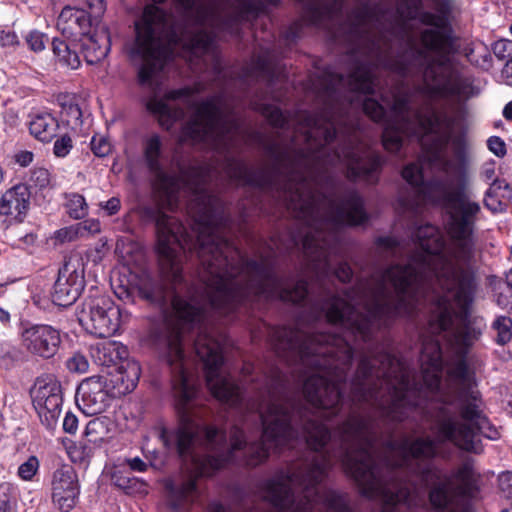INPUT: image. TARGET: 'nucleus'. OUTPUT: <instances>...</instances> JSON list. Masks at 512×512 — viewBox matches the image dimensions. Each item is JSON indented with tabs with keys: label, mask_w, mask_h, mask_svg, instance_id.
Returning a JSON list of instances; mask_svg holds the SVG:
<instances>
[{
	"label": "nucleus",
	"mask_w": 512,
	"mask_h": 512,
	"mask_svg": "<svg viewBox=\"0 0 512 512\" xmlns=\"http://www.w3.org/2000/svg\"><path fill=\"white\" fill-rule=\"evenodd\" d=\"M82 55L89 65L100 63L110 51V36L106 26L79 38Z\"/></svg>",
	"instance_id": "12"
},
{
	"label": "nucleus",
	"mask_w": 512,
	"mask_h": 512,
	"mask_svg": "<svg viewBox=\"0 0 512 512\" xmlns=\"http://www.w3.org/2000/svg\"><path fill=\"white\" fill-rule=\"evenodd\" d=\"M83 228L91 234H96L101 231V225L98 220H88L83 223Z\"/></svg>",
	"instance_id": "40"
},
{
	"label": "nucleus",
	"mask_w": 512,
	"mask_h": 512,
	"mask_svg": "<svg viewBox=\"0 0 512 512\" xmlns=\"http://www.w3.org/2000/svg\"><path fill=\"white\" fill-rule=\"evenodd\" d=\"M70 110L75 115L76 118L80 117L81 111L77 106H71Z\"/></svg>",
	"instance_id": "48"
},
{
	"label": "nucleus",
	"mask_w": 512,
	"mask_h": 512,
	"mask_svg": "<svg viewBox=\"0 0 512 512\" xmlns=\"http://www.w3.org/2000/svg\"><path fill=\"white\" fill-rule=\"evenodd\" d=\"M90 354L96 364L106 367L114 365L116 367L126 360L128 351L122 343L107 340L92 345Z\"/></svg>",
	"instance_id": "15"
},
{
	"label": "nucleus",
	"mask_w": 512,
	"mask_h": 512,
	"mask_svg": "<svg viewBox=\"0 0 512 512\" xmlns=\"http://www.w3.org/2000/svg\"><path fill=\"white\" fill-rule=\"evenodd\" d=\"M421 0H398L395 10L377 15L367 6L357 8L340 23V5L336 0H307L302 20L309 25L326 29L336 41L351 45L349 74L325 71L323 97L328 102L321 114L301 112L289 120L275 105L254 102V109L277 128L293 127L292 144L281 149L270 148L277 155L282 184L279 198L295 218H368L362 197L354 190L326 195L321 181L328 166L343 164L347 176L368 184L378 181L383 159L360 139L354 127L343 128L346 119L336 115L339 106H361L375 122L384 121L382 143L389 152H398L404 137H415L422 146L417 162L407 164L401 172L403 179L415 190V198H400L403 211H416L423 203L443 205L449 218H478L480 204L471 198L470 181L466 171V141L452 138L455 120L446 112L412 109L410 91L401 81L389 95L381 92L382 101L391 107L386 119L384 107L375 99L364 97L379 86L375 70L388 69L399 76L411 73L410 56L426 58L425 52L412 48L410 21H420L433 28L421 33V43L430 51L423 35L437 31L451 36L441 26L442 19L430 12H420Z\"/></svg>",
	"instance_id": "1"
},
{
	"label": "nucleus",
	"mask_w": 512,
	"mask_h": 512,
	"mask_svg": "<svg viewBox=\"0 0 512 512\" xmlns=\"http://www.w3.org/2000/svg\"><path fill=\"white\" fill-rule=\"evenodd\" d=\"M496 331L495 341L499 345H505L512 339V319L508 316H499L492 324Z\"/></svg>",
	"instance_id": "21"
},
{
	"label": "nucleus",
	"mask_w": 512,
	"mask_h": 512,
	"mask_svg": "<svg viewBox=\"0 0 512 512\" xmlns=\"http://www.w3.org/2000/svg\"><path fill=\"white\" fill-rule=\"evenodd\" d=\"M58 121L50 114H38L30 122V133L42 142L51 141L57 133Z\"/></svg>",
	"instance_id": "18"
},
{
	"label": "nucleus",
	"mask_w": 512,
	"mask_h": 512,
	"mask_svg": "<svg viewBox=\"0 0 512 512\" xmlns=\"http://www.w3.org/2000/svg\"><path fill=\"white\" fill-rule=\"evenodd\" d=\"M105 26L103 23H96L94 18L88 15L83 8L64 7L58 17L57 27L66 37L83 38L96 29Z\"/></svg>",
	"instance_id": "11"
},
{
	"label": "nucleus",
	"mask_w": 512,
	"mask_h": 512,
	"mask_svg": "<svg viewBox=\"0 0 512 512\" xmlns=\"http://www.w3.org/2000/svg\"><path fill=\"white\" fill-rule=\"evenodd\" d=\"M39 467V461L35 456H31L22 463L18 469V475L24 480H31Z\"/></svg>",
	"instance_id": "28"
},
{
	"label": "nucleus",
	"mask_w": 512,
	"mask_h": 512,
	"mask_svg": "<svg viewBox=\"0 0 512 512\" xmlns=\"http://www.w3.org/2000/svg\"><path fill=\"white\" fill-rule=\"evenodd\" d=\"M110 401L105 385L99 378H87L78 386L76 403L86 415H96L104 412Z\"/></svg>",
	"instance_id": "10"
},
{
	"label": "nucleus",
	"mask_w": 512,
	"mask_h": 512,
	"mask_svg": "<svg viewBox=\"0 0 512 512\" xmlns=\"http://www.w3.org/2000/svg\"><path fill=\"white\" fill-rule=\"evenodd\" d=\"M226 176L236 185H250L264 188L268 179L262 171H254L247 165L233 157H227L224 166Z\"/></svg>",
	"instance_id": "14"
},
{
	"label": "nucleus",
	"mask_w": 512,
	"mask_h": 512,
	"mask_svg": "<svg viewBox=\"0 0 512 512\" xmlns=\"http://www.w3.org/2000/svg\"><path fill=\"white\" fill-rule=\"evenodd\" d=\"M0 512H12V508L8 502H2L0 504Z\"/></svg>",
	"instance_id": "45"
},
{
	"label": "nucleus",
	"mask_w": 512,
	"mask_h": 512,
	"mask_svg": "<svg viewBox=\"0 0 512 512\" xmlns=\"http://www.w3.org/2000/svg\"><path fill=\"white\" fill-rule=\"evenodd\" d=\"M80 493V482L73 467L64 465L54 471L51 481V498L58 510L72 511L79 502Z\"/></svg>",
	"instance_id": "9"
},
{
	"label": "nucleus",
	"mask_w": 512,
	"mask_h": 512,
	"mask_svg": "<svg viewBox=\"0 0 512 512\" xmlns=\"http://www.w3.org/2000/svg\"><path fill=\"white\" fill-rule=\"evenodd\" d=\"M508 44H509V42L508 41H504V40L498 41V42H496L494 44L493 51H494V54L499 59H504L506 57L505 52H506V46Z\"/></svg>",
	"instance_id": "39"
},
{
	"label": "nucleus",
	"mask_w": 512,
	"mask_h": 512,
	"mask_svg": "<svg viewBox=\"0 0 512 512\" xmlns=\"http://www.w3.org/2000/svg\"><path fill=\"white\" fill-rule=\"evenodd\" d=\"M114 427V422L109 417H96L87 423L85 435L89 442L100 444L109 437Z\"/></svg>",
	"instance_id": "19"
},
{
	"label": "nucleus",
	"mask_w": 512,
	"mask_h": 512,
	"mask_svg": "<svg viewBox=\"0 0 512 512\" xmlns=\"http://www.w3.org/2000/svg\"><path fill=\"white\" fill-rule=\"evenodd\" d=\"M33 406L47 428H53L61 413L62 392L60 383L54 378H38L32 387Z\"/></svg>",
	"instance_id": "6"
},
{
	"label": "nucleus",
	"mask_w": 512,
	"mask_h": 512,
	"mask_svg": "<svg viewBox=\"0 0 512 512\" xmlns=\"http://www.w3.org/2000/svg\"><path fill=\"white\" fill-rule=\"evenodd\" d=\"M30 180L40 189L45 188L50 184V173L45 168H37L33 170Z\"/></svg>",
	"instance_id": "30"
},
{
	"label": "nucleus",
	"mask_w": 512,
	"mask_h": 512,
	"mask_svg": "<svg viewBox=\"0 0 512 512\" xmlns=\"http://www.w3.org/2000/svg\"><path fill=\"white\" fill-rule=\"evenodd\" d=\"M375 243L377 252L382 257H396L401 254L400 243L392 237H379Z\"/></svg>",
	"instance_id": "22"
},
{
	"label": "nucleus",
	"mask_w": 512,
	"mask_h": 512,
	"mask_svg": "<svg viewBox=\"0 0 512 512\" xmlns=\"http://www.w3.org/2000/svg\"><path fill=\"white\" fill-rule=\"evenodd\" d=\"M72 147L73 145L71 137L68 135H63L54 143V154L57 157H65L69 154Z\"/></svg>",
	"instance_id": "29"
},
{
	"label": "nucleus",
	"mask_w": 512,
	"mask_h": 512,
	"mask_svg": "<svg viewBox=\"0 0 512 512\" xmlns=\"http://www.w3.org/2000/svg\"><path fill=\"white\" fill-rule=\"evenodd\" d=\"M505 73L508 77H512V59L507 62L505 67Z\"/></svg>",
	"instance_id": "47"
},
{
	"label": "nucleus",
	"mask_w": 512,
	"mask_h": 512,
	"mask_svg": "<svg viewBox=\"0 0 512 512\" xmlns=\"http://www.w3.org/2000/svg\"><path fill=\"white\" fill-rule=\"evenodd\" d=\"M511 199V186L505 180L495 179L485 193L484 205L493 213L502 212Z\"/></svg>",
	"instance_id": "17"
},
{
	"label": "nucleus",
	"mask_w": 512,
	"mask_h": 512,
	"mask_svg": "<svg viewBox=\"0 0 512 512\" xmlns=\"http://www.w3.org/2000/svg\"><path fill=\"white\" fill-rule=\"evenodd\" d=\"M3 180V171H2V168L0 167V183L2 182Z\"/></svg>",
	"instance_id": "50"
},
{
	"label": "nucleus",
	"mask_w": 512,
	"mask_h": 512,
	"mask_svg": "<svg viewBox=\"0 0 512 512\" xmlns=\"http://www.w3.org/2000/svg\"><path fill=\"white\" fill-rule=\"evenodd\" d=\"M503 116L507 119V120H512V101H510L509 103L506 104V106L504 107V110H503Z\"/></svg>",
	"instance_id": "43"
},
{
	"label": "nucleus",
	"mask_w": 512,
	"mask_h": 512,
	"mask_svg": "<svg viewBox=\"0 0 512 512\" xmlns=\"http://www.w3.org/2000/svg\"><path fill=\"white\" fill-rule=\"evenodd\" d=\"M91 149L98 157H105L110 154L112 146L107 138L96 135L91 140Z\"/></svg>",
	"instance_id": "27"
},
{
	"label": "nucleus",
	"mask_w": 512,
	"mask_h": 512,
	"mask_svg": "<svg viewBox=\"0 0 512 512\" xmlns=\"http://www.w3.org/2000/svg\"><path fill=\"white\" fill-rule=\"evenodd\" d=\"M75 235H76V233L73 229L63 228V229L56 231L55 238L60 242L72 241L74 239Z\"/></svg>",
	"instance_id": "36"
},
{
	"label": "nucleus",
	"mask_w": 512,
	"mask_h": 512,
	"mask_svg": "<svg viewBox=\"0 0 512 512\" xmlns=\"http://www.w3.org/2000/svg\"><path fill=\"white\" fill-rule=\"evenodd\" d=\"M33 157L30 151H20L15 155V161L22 167H26L33 161Z\"/></svg>",
	"instance_id": "37"
},
{
	"label": "nucleus",
	"mask_w": 512,
	"mask_h": 512,
	"mask_svg": "<svg viewBox=\"0 0 512 512\" xmlns=\"http://www.w3.org/2000/svg\"><path fill=\"white\" fill-rule=\"evenodd\" d=\"M143 154L148 169L169 198L183 186L192 193L188 213L193 218L195 241L182 223L164 213L156 217L157 254L160 279L143 275L137 284L140 296L159 307L163 323L154 332L160 351H184L186 334H191L195 351H222L221 343L203 323L213 309L232 312L252 297L279 298L300 303L307 283L279 278L269 257L248 261L225 235L227 219L220 199L208 188L211 171L192 166L180 179L169 176L161 165L162 141L158 134L147 137Z\"/></svg>",
	"instance_id": "2"
},
{
	"label": "nucleus",
	"mask_w": 512,
	"mask_h": 512,
	"mask_svg": "<svg viewBox=\"0 0 512 512\" xmlns=\"http://www.w3.org/2000/svg\"><path fill=\"white\" fill-rule=\"evenodd\" d=\"M78 429V418L72 412H67L63 420V430L69 434H75Z\"/></svg>",
	"instance_id": "33"
},
{
	"label": "nucleus",
	"mask_w": 512,
	"mask_h": 512,
	"mask_svg": "<svg viewBox=\"0 0 512 512\" xmlns=\"http://www.w3.org/2000/svg\"><path fill=\"white\" fill-rule=\"evenodd\" d=\"M489 150L497 157H504L506 155L505 142L497 136H492L487 141Z\"/></svg>",
	"instance_id": "32"
},
{
	"label": "nucleus",
	"mask_w": 512,
	"mask_h": 512,
	"mask_svg": "<svg viewBox=\"0 0 512 512\" xmlns=\"http://www.w3.org/2000/svg\"><path fill=\"white\" fill-rule=\"evenodd\" d=\"M141 374L140 365L134 360L122 361L115 367L111 382L118 395H125L135 389Z\"/></svg>",
	"instance_id": "16"
},
{
	"label": "nucleus",
	"mask_w": 512,
	"mask_h": 512,
	"mask_svg": "<svg viewBox=\"0 0 512 512\" xmlns=\"http://www.w3.org/2000/svg\"><path fill=\"white\" fill-rule=\"evenodd\" d=\"M52 49L61 64L71 69H77L80 66L78 54L71 50L65 41L55 38L52 42Z\"/></svg>",
	"instance_id": "20"
},
{
	"label": "nucleus",
	"mask_w": 512,
	"mask_h": 512,
	"mask_svg": "<svg viewBox=\"0 0 512 512\" xmlns=\"http://www.w3.org/2000/svg\"><path fill=\"white\" fill-rule=\"evenodd\" d=\"M506 284L507 286L512 289V269H510L507 273H506Z\"/></svg>",
	"instance_id": "46"
},
{
	"label": "nucleus",
	"mask_w": 512,
	"mask_h": 512,
	"mask_svg": "<svg viewBox=\"0 0 512 512\" xmlns=\"http://www.w3.org/2000/svg\"><path fill=\"white\" fill-rule=\"evenodd\" d=\"M494 175V169H487L485 171V176L487 179H491Z\"/></svg>",
	"instance_id": "49"
},
{
	"label": "nucleus",
	"mask_w": 512,
	"mask_h": 512,
	"mask_svg": "<svg viewBox=\"0 0 512 512\" xmlns=\"http://www.w3.org/2000/svg\"><path fill=\"white\" fill-rule=\"evenodd\" d=\"M127 463L134 471L144 472L147 469V464L139 457L128 459Z\"/></svg>",
	"instance_id": "38"
},
{
	"label": "nucleus",
	"mask_w": 512,
	"mask_h": 512,
	"mask_svg": "<svg viewBox=\"0 0 512 512\" xmlns=\"http://www.w3.org/2000/svg\"><path fill=\"white\" fill-rule=\"evenodd\" d=\"M9 320H10L9 313L0 308V321L3 323H7V322H9Z\"/></svg>",
	"instance_id": "44"
},
{
	"label": "nucleus",
	"mask_w": 512,
	"mask_h": 512,
	"mask_svg": "<svg viewBox=\"0 0 512 512\" xmlns=\"http://www.w3.org/2000/svg\"><path fill=\"white\" fill-rule=\"evenodd\" d=\"M112 481L114 485L118 486L119 488L126 489L129 487V478L121 476L118 473H114L112 475Z\"/></svg>",
	"instance_id": "41"
},
{
	"label": "nucleus",
	"mask_w": 512,
	"mask_h": 512,
	"mask_svg": "<svg viewBox=\"0 0 512 512\" xmlns=\"http://www.w3.org/2000/svg\"><path fill=\"white\" fill-rule=\"evenodd\" d=\"M84 289V270L80 258L71 256L65 259L59 269L52 293L53 302L62 307L72 305Z\"/></svg>",
	"instance_id": "7"
},
{
	"label": "nucleus",
	"mask_w": 512,
	"mask_h": 512,
	"mask_svg": "<svg viewBox=\"0 0 512 512\" xmlns=\"http://www.w3.org/2000/svg\"><path fill=\"white\" fill-rule=\"evenodd\" d=\"M334 274L341 282H347L352 278L353 272L347 263H340Z\"/></svg>",
	"instance_id": "35"
},
{
	"label": "nucleus",
	"mask_w": 512,
	"mask_h": 512,
	"mask_svg": "<svg viewBox=\"0 0 512 512\" xmlns=\"http://www.w3.org/2000/svg\"><path fill=\"white\" fill-rule=\"evenodd\" d=\"M100 207L107 213L108 216L115 215L121 207V202L118 198L112 197L104 203H100Z\"/></svg>",
	"instance_id": "34"
},
{
	"label": "nucleus",
	"mask_w": 512,
	"mask_h": 512,
	"mask_svg": "<svg viewBox=\"0 0 512 512\" xmlns=\"http://www.w3.org/2000/svg\"><path fill=\"white\" fill-rule=\"evenodd\" d=\"M66 367L70 372L86 373L89 368V362L83 354L74 353L67 359Z\"/></svg>",
	"instance_id": "26"
},
{
	"label": "nucleus",
	"mask_w": 512,
	"mask_h": 512,
	"mask_svg": "<svg viewBox=\"0 0 512 512\" xmlns=\"http://www.w3.org/2000/svg\"><path fill=\"white\" fill-rule=\"evenodd\" d=\"M426 47L434 54L423 70V86L430 97L455 98L465 102L479 94L470 76L460 73L453 55L457 51L454 39L437 31L423 35Z\"/></svg>",
	"instance_id": "4"
},
{
	"label": "nucleus",
	"mask_w": 512,
	"mask_h": 512,
	"mask_svg": "<svg viewBox=\"0 0 512 512\" xmlns=\"http://www.w3.org/2000/svg\"><path fill=\"white\" fill-rule=\"evenodd\" d=\"M48 41V37L37 30L30 31L26 36L27 45L34 52L43 51Z\"/></svg>",
	"instance_id": "25"
},
{
	"label": "nucleus",
	"mask_w": 512,
	"mask_h": 512,
	"mask_svg": "<svg viewBox=\"0 0 512 512\" xmlns=\"http://www.w3.org/2000/svg\"><path fill=\"white\" fill-rule=\"evenodd\" d=\"M30 190L26 184H17L0 198V214L15 216L22 220L30 206Z\"/></svg>",
	"instance_id": "13"
},
{
	"label": "nucleus",
	"mask_w": 512,
	"mask_h": 512,
	"mask_svg": "<svg viewBox=\"0 0 512 512\" xmlns=\"http://www.w3.org/2000/svg\"><path fill=\"white\" fill-rule=\"evenodd\" d=\"M184 107H193L194 113L181 130L180 143L204 144L224 152L248 141V132L240 118L220 96L197 103L193 89L181 88L162 97L155 94L146 103L147 110L167 130L184 117Z\"/></svg>",
	"instance_id": "3"
},
{
	"label": "nucleus",
	"mask_w": 512,
	"mask_h": 512,
	"mask_svg": "<svg viewBox=\"0 0 512 512\" xmlns=\"http://www.w3.org/2000/svg\"><path fill=\"white\" fill-rule=\"evenodd\" d=\"M128 318L114 301L105 295L87 299L78 313L81 326L90 334L100 338L113 336L122 322Z\"/></svg>",
	"instance_id": "5"
},
{
	"label": "nucleus",
	"mask_w": 512,
	"mask_h": 512,
	"mask_svg": "<svg viewBox=\"0 0 512 512\" xmlns=\"http://www.w3.org/2000/svg\"><path fill=\"white\" fill-rule=\"evenodd\" d=\"M82 8L85 9L96 23H102V17L106 12V0H79Z\"/></svg>",
	"instance_id": "23"
},
{
	"label": "nucleus",
	"mask_w": 512,
	"mask_h": 512,
	"mask_svg": "<svg viewBox=\"0 0 512 512\" xmlns=\"http://www.w3.org/2000/svg\"><path fill=\"white\" fill-rule=\"evenodd\" d=\"M3 45H14L18 43V37L14 32H7L2 37Z\"/></svg>",
	"instance_id": "42"
},
{
	"label": "nucleus",
	"mask_w": 512,
	"mask_h": 512,
	"mask_svg": "<svg viewBox=\"0 0 512 512\" xmlns=\"http://www.w3.org/2000/svg\"><path fill=\"white\" fill-rule=\"evenodd\" d=\"M68 213L74 219H81L87 214V204L85 198L79 194H74L67 204Z\"/></svg>",
	"instance_id": "24"
},
{
	"label": "nucleus",
	"mask_w": 512,
	"mask_h": 512,
	"mask_svg": "<svg viewBox=\"0 0 512 512\" xmlns=\"http://www.w3.org/2000/svg\"><path fill=\"white\" fill-rule=\"evenodd\" d=\"M22 347L30 354L44 359L55 356L61 345L58 329L48 324H24L20 331Z\"/></svg>",
	"instance_id": "8"
},
{
	"label": "nucleus",
	"mask_w": 512,
	"mask_h": 512,
	"mask_svg": "<svg viewBox=\"0 0 512 512\" xmlns=\"http://www.w3.org/2000/svg\"><path fill=\"white\" fill-rule=\"evenodd\" d=\"M253 72L257 76L270 79L272 77L271 68L266 58L258 57L253 64Z\"/></svg>",
	"instance_id": "31"
}]
</instances>
